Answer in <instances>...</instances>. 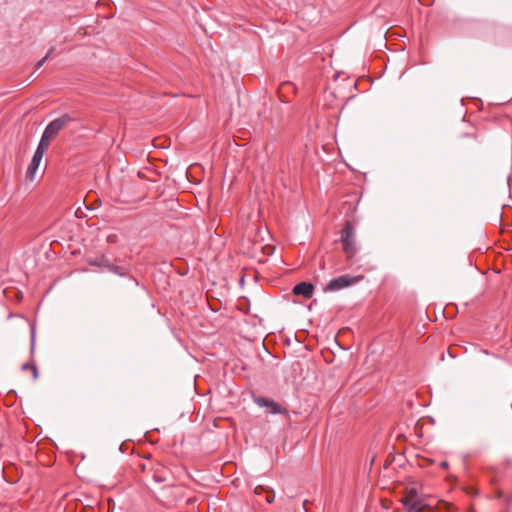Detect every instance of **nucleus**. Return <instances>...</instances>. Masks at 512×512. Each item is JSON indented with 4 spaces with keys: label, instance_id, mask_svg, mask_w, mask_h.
<instances>
[{
    "label": "nucleus",
    "instance_id": "nucleus-1",
    "mask_svg": "<svg viewBox=\"0 0 512 512\" xmlns=\"http://www.w3.org/2000/svg\"><path fill=\"white\" fill-rule=\"evenodd\" d=\"M71 121L72 118L68 114H63L59 118L51 121L47 125L38 145L48 149L49 145L57 137L59 132L63 130Z\"/></svg>",
    "mask_w": 512,
    "mask_h": 512
},
{
    "label": "nucleus",
    "instance_id": "nucleus-2",
    "mask_svg": "<svg viewBox=\"0 0 512 512\" xmlns=\"http://www.w3.org/2000/svg\"><path fill=\"white\" fill-rule=\"evenodd\" d=\"M341 242L343 251L348 258H352L356 253L355 231L350 222H346L341 233Z\"/></svg>",
    "mask_w": 512,
    "mask_h": 512
},
{
    "label": "nucleus",
    "instance_id": "nucleus-3",
    "mask_svg": "<svg viewBox=\"0 0 512 512\" xmlns=\"http://www.w3.org/2000/svg\"><path fill=\"white\" fill-rule=\"evenodd\" d=\"M363 279V276L351 277L349 275H342L332 279L325 288V291H338L350 285H353Z\"/></svg>",
    "mask_w": 512,
    "mask_h": 512
},
{
    "label": "nucleus",
    "instance_id": "nucleus-4",
    "mask_svg": "<svg viewBox=\"0 0 512 512\" xmlns=\"http://www.w3.org/2000/svg\"><path fill=\"white\" fill-rule=\"evenodd\" d=\"M47 149H45L44 147L38 145L35 153H34V156L27 168V172H26V177L28 180L30 181H34L35 180V177H36V171L40 165V162L45 154Z\"/></svg>",
    "mask_w": 512,
    "mask_h": 512
},
{
    "label": "nucleus",
    "instance_id": "nucleus-5",
    "mask_svg": "<svg viewBox=\"0 0 512 512\" xmlns=\"http://www.w3.org/2000/svg\"><path fill=\"white\" fill-rule=\"evenodd\" d=\"M408 512H432L437 505L427 501L426 499H412L408 500Z\"/></svg>",
    "mask_w": 512,
    "mask_h": 512
},
{
    "label": "nucleus",
    "instance_id": "nucleus-6",
    "mask_svg": "<svg viewBox=\"0 0 512 512\" xmlns=\"http://www.w3.org/2000/svg\"><path fill=\"white\" fill-rule=\"evenodd\" d=\"M254 402L260 407H266L271 414L283 413L285 411L278 403L267 398L256 397Z\"/></svg>",
    "mask_w": 512,
    "mask_h": 512
},
{
    "label": "nucleus",
    "instance_id": "nucleus-7",
    "mask_svg": "<svg viewBox=\"0 0 512 512\" xmlns=\"http://www.w3.org/2000/svg\"><path fill=\"white\" fill-rule=\"evenodd\" d=\"M314 287L312 284L307 282H301L293 288L295 295H302L306 298H310L313 294Z\"/></svg>",
    "mask_w": 512,
    "mask_h": 512
},
{
    "label": "nucleus",
    "instance_id": "nucleus-8",
    "mask_svg": "<svg viewBox=\"0 0 512 512\" xmlns=\"http://www.w3.org/2000/svg\"><path fill=\"white\" fill-rule=\"evenodd\" d=\"M412 498V499H423L422 497H419L417 495V491L415 488H411L409 490H407V494L406 496L403 498L402 502L404 504V506L409 509V504H408V500Z\"/></svg>",
    "mask_w": 512,
    "mask_h": 512
},
{
    "label": "nucleus",
    "instance_id": "nucleus-9",
    "mask_svg": "<svg viewBox=\"0 0 512 512\" xmlns=\"http://www.w3.org/2000/svg\"><path fill=\"white\" fill-rule=\"evenodd\" d=\"M51 52H52V49L47 53V55L43 59H41L40 61L37 62L36 69H39L47 61V59L51 55Z\"/></svg>",
    "mask_w": 512,
    "mask_h": 512
},
{
    "label": "nucleus",
    "instance_id": "nucleus-10",
    "mask_svg": "<svg viewBox=\"0 0 512 512\" xmlns=\"http://www.w3.org/2000/svg\"><path fill=\"white\" fill-rule=\"evenodd\" d=\"M31 371L33 373V378L36 380L38 378V369L35 365L31 366Z\"/></svg>",
    "mask_w": 512,
    "mask_h": 512
},
{
    "label": "nucleus",
    "instance_id": "nucleus-11",
    "mask_svg": "<svg viewBox=\"0 0 512 512\" xmlns=\"http://www.w3.org/2000/svg\"><path fill=\"white\" fill-rule=\"evenodd\" d=\"M32 365H33V364L26 363V364H24V365L22 366V368H23L24 370H29V369L31 370V366H32Z\"/></svg>",
    "mask_w": 512,
    "mask_h": 512
},
{
    "label": "nucleus",
    "instance_id": "nucleus-12",
    "mask_svg": "<svg viewBox=\"0 0 512 512\" xmlns=\"http://www.w3.org/2000/svg\"><path fill=\"white\" fill-rule=\"evenodd\" d=\"M273 500H274V496H272V497H267V501H268L269 503L273 502Z\"/></svg>",
    "mask_w": 512,
    "mask_h": 512
},
{
    "label": "nucleus",
    "instance_id": "nucleus-13",
    "mask_svg": "<svg viewBox=\"0 0 512 512\" xmlns=\"http://www.w3.org/2000/svg\"><path fill=\"white\" fill-rule=\"evenodd\" d=\"M447 466H448V464H447L446 462H443V463H442V467H445V468H446Z\"/></svg>",
    "mask_w": 512,
    "mask_h": 512
}]
</instances>
